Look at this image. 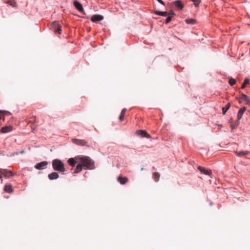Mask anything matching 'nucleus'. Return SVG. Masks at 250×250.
Instances as JSON below:
<instances>
[{"label":"nucleus","instance_id":"f257e3e1","mask_svg":"<svg viewBox=\"0 0 250 250\" xmlns=\"http://www.w3.org/2000/svg\"><path fill=\"white\" fill-rule=\"evenodd\" d=\"M77 159L84 169H93L95 168L94 162L89 157L79 156Z\"/></svg>","mask_w":250,"mask_h":250},{"label":"nucleus","instance_id":"f03ea898","mask_svg":"<svg viewBox=\"0 0 250 250\" xmlns=\"http://www.w3.org/2000/svg\"><path fill=\"white\" fill-rule=\"evenodd\" d=\"M52 167L54 170L61 172H64L65 171L64 164L62 162L58 159L52 161Z\"/></svg>","mask_w":250,"mask_h":250},{"label":"nucleus","instance_id":"7ed1b4c3","mask_svg":"<svg viewBox=\"0 0 250 250\" xmlns=\"http://www.w3.org/2000/svg\"><path fill=\"white\" fill-rule=\"evenodd\" d=\"M51 28L55 32L60 34L61 33L62 29L61 26L58 24L57 21H54L51 24Z\"/></svg>","mask_w":250,"mask_h":250},{"label":"nucleus","instance_id":"20e7f679","mask_svg":"<svg viewBox=\"0 0 250 250\" xmlns=\"http://www.w3.org/2000/svg\"><path fill=\"white\" fill-rule=\"evenodd\" d=\"M48 163L46 161H43L37 164L35 166V168L38 170H42L47 167Z\"/></svg>","mask_w":250,"mask_h":250},{"label":"nucleus","instance_id":"39448f33","mask_svg":"<svg viewBox=\"0 0 250 250\" xmlns=\"http://www.w3.org/2000/svg\"><path fill=\"white\" fill-rule=\"evenodd\" d=\"M72 142L79 146H88L87 142L84 140H80L77 139H72Z\"/></svg>","mask_w":250,"mask_h":250},{"label":"nucleus","instance_id":"423d86ee","mask_svg":"<svg viewBox=\"0 0 250 250\" xmlns=\"http://www.w3.org/2000/svg\"><path fill=\"white\" fill-rule=\"evenodd\" d=\"M0 173L1 175L7 178H9L13 175L11 171L6 169H0Z\"/></svg>","mask_w":250,"mask_h":250},{"label":"nucleus","instance_id":"0eeeda50","mask_svg":"<svg viewBox=\"0 0 250 250\" xmlns=\"http://www.w3.org/2000/svg\"><path fill=\"white\" fill-rule=\"evenodd\" d=\"M198 169L201 172L204 173L206 175H210L212 173V171L210 169H207L205 167H203L201 166L198 167Z\"/></svg>","mask_w":250,"mask_h":250},{"label":"nucleus","instance_id":"6e6552de","mask_svg":"<svg viewBox=\"0 0 250 250\" xmlns=\"http://www.w3.org/2000/svg\"><path fill=\"white\" fill-rule=\"evenodd\" d=\"M77 158L78 156L75 157V158H69L68 160V164L72 167H74L76 163H79L80 162L78 161V160L77 159Z\"/></svg>","mask_w":250,"mask_h":250},{"label":"nucleus","instance_id":"1a4fd4ad","mask_svg":"<svg viewBox=\"0 0 250 250\" xmlns=\"http://www.w3.org/2000/svg\"><path fill=\"white\" fill-rule=\"evenodd\" d=\"M74 5L76 8L80 12L83 13L84 12V9L81 3L78 2V1H75L74 2Z\"/></svg>","mask_w":250,"mask_h":250},{"label":"nucleus","instance_id":"9d476101","mask_svg":"<svg viewBox=\"0 0 250 250\" xmlns=\"http://www.w3.org/2000/svg\"><path fill=\"white\" fill-rule=\"evenodd\" d=\"M104 19V17L103 16L100 15H94L92 16L91 18V21L93 22H96L98 21H101L103 20Z\"/></svg>","mask_w":250,"mask_h":250},{"label":"nucleus","instance_id":"9b49d317","mask_svg":"<svg viewBox=\"0 0 250 250\" xmlns=\"http://www.w3.org/2000/svg\"><path fill=\"white\" fill-rule=\"evenodd\" d=\"M246 107L245 106L239 109V110L238 111V113H237V119L238 120H240L242 118L243 115L244 113V112L246 111Z\"/></svg>","mask_w":250,"mask_h":250},{"label":"nucleus","instance_id":"f8f14e48","mask_svg":"<svg viewBox=\"0 0 250 250\" xmlns=\"http://www.w3.org/2000/svg\"><path fill=\"white\" fill-rule=\"evenodd\" d=\"M48 177L50 180H56L59 177V175L57 172H53L48 174Z\"/></svg>","mask_w":250,"mask_h":250},{"label":"nucleus","instance_id":"ddd939ff","mask_svg":"<svg viewBox=\"0 0 250 250\" xmlns=\"http://www.w3.org/2000/svg\"><path fill=\"white\" fill-rule=\"evenodd\" d=\"M137 134L142 137H145L147 138H150V136L145 130H139L137 131Z\"/></svg>","mask_w":250,"mask_h":250},{"label":"nucleus","instance_id":"4468645a","mask_svg":"<svg viewBox=\"0 0 250 250\" xmlns=\"http://www.w3.org/2000/svg\"><path fill=\"white\" fill-rule=\"evenodd\" d=\"M173 4L177 8L180 10H182L184 7V5L183 4L182 1L180 0H177L174 1Z\"/></svg>","mask_w":250,"mask_h":250},{"label":"nucleus","instance_id":"2eb2a0df","mask_svg":"<svg viewBox=\"0 0 250 250\" xmlns=\"http://www.w3.org/2000/svg\"><path fill=\"white\" fill-rule=\"evenodd\" d=\"M128 181V179L127 177H123L122 176H120L118 178V181L120 182V183L122 185H124L126 183H127Z\"/></svg>","mask_w":250,"mask_h":250},{"label":"nucleus","instance_id":"dca6fc26","mask_svg":"<svg viewBox=\"0 0 250 250\" xmlns=\"http://www.w3.org/2000/svg\"><path fill=\"white\" fill-rule=\"evenodd\" d=\"M12 130V127L11 126H5L4 127H2L1 129V132L2 133H6L8 132H10Z\"/></svg>","mask_w":250,"mask_h":250},{"label":"nucleus","instance_id":"f3484780","mask_svg":"<svg viewBox=\"0 0 250 250\" xmlns=\"http://www.w3.org/2000/svg\"><path fill=\"white\" fill-rule=\"evenodd\" d=\"M4 190L8 193H11L13 191V189L12 188V186L10 184H6L4 188Z\"/></svg>","mask_w":250,"mask_h":250},{"label":"nucleus","instance_id":"a211bd4d","mask_svg":"<svg viewBox=\"0 0 250 250\" xmlns=\"http://www.w3.org/2000/svg\"><path fill=\"white\" fill-rule=\"evenodd\" d=\"M240 98L241 99H242L243 100H244L245 102H246L247 104H250V99H249V97L247 95L242 93L241 94V96Z\"/></svg>","mask_w":250,"mask_h":250},{"label":"nucleus","instance_id":"6ab92c4d","mask_svg":"<svg viewBox=\"0 0 250 250\" xmlns=\"http://www.w3.org/2000/svg\"><path fill=\"white\" fill-rule=\"evenodd\" d=\"M10 113L6 111H0V119H4V116L9 115Z\"/></svg>","mask_w":250,"mask_h":250},{"label":"nucleus","instance_id":"aec40b11","mask_svg":"<svg viewBox=\"0 0 250 250\" xmlns=\"http://www.w3.org/2000/svg\"><path fill=\"white\" fill-rule=\"evenodd\" d=\"M126 111V109L125 108H124L122 109L121 114L119 117V119L120 120V121H122L123 120Z\"/></svg>","mask_w":250,"mask_h":250},{"label":"nucleus","instance_id":"412c9836","mask_svg":"<svg viewBox=\"0 0 250 250\" xmlns=\"http://www.w3.org/2000/svg\"><path fill=\"white\" fill-rule=\"evenodd\" d=\"M83 166L81 165V163L78 164L75 169L74 173H78L81 172L83 169Z\"/></svg>","mask_w":250,"mask_h":250},{"label":"nucleus","instance_id":"4be33fe9","mask_svg":"<svg viewBox=\"0 0 250 250\" xmlns=\"http://www.w3.org/2000/svg\"><path fill=\"white\" fill-rule=\"evenodd\" d=\"M186 22L189 24H194L196 23V20L193 19H187L186 20Z\"/></svg>","mask_w":250,"mask_h":250},{"label":"nucleus","instance_id":"5701e85b","mask_svg":"<svg viewBox=\"0 0 250 250\" xmlns=\"http://www.w3.org/2000/svg\"><path fill=\"white\" fill-rule=\"evenodd\" d=\"M236 153L237 156H242L243 155H246L248 154L249 153V152L248 151H239V152L236 151Z\"/></svg>","mask_w":250,"mask_h":250},{"label":"nucleus","instance_id":"b1692460","mask_svg":"<svg viewBox=\"0 0 250 250\" xmlns=\"http://www.w3.org/2000/svg\"><path fill=\"white\" fill-rule=\"evenodd\" d=\"M230 106V103H228L227 105H226L225 107H224L222 108V111H223V114L225 115L226 113V112L229 110Z\"/></svg>","mask_w":250,"mask_h":250},{"label":"nucleus","instance_id":"393cba45","mask_svg":"<svg viewBox=\"0 0 250 250\" xmlns=\"http://www.w3.org/2000/svg\"><path fill=\"white\" fill-rule=\"evenodd\" d=\"M154 13L158 15H160L164 17H166L168 15V12H160L158 11H155Z\"/></svg>","mask_w":250,"mask_h":250},{"label":"nucleus","instance_id":"a878e982","mask_svg":"<svg viewBox=\"0 0 250 250\" xmlns=\"http://www.w3.org/2000/svg\"><path fill=\"white\" fill-rule=\"evenodd\" d=\"M160 177V175L158 172H154L153 174V179H154V180L156 182H158L159 181Z\"/></svg>","mask_w":250,"mask_h":250},{"label":"nucleus","instance_id":"bb28decb","mask_svg":"<svg viewBox=\"0 0 250 250\" xmlns=\"http://www.w3.org/2000/svg\"><path fill=\"white\" fill-rule=\"evenodd\" d=\"M5 2L9 5H11L12 7H15V0H5Z\"/></svg>","mask_w":250,"mask_h":250},{"label":"nucleus","instance_id":"cd10ccee","mask_svg":"<svg viewBox=\"0 0 250 250\" xmlns=\"http://www.w3.org/2000/svg\"><path fill=\"white\" fill-rule=\"evenodd\" d=\"M236 81L235 79H234L232 78H229V83L230 85H233L234 84H235L236 83Z\"/></svg>","mask_w":250,"mask_h":250},{"label":"nucleus","instance_id":"c85d7f7f","mask_svg":"<svg viewBox=\"0 0 250 250\" xmlns=\"http://www.w3.org/2000/svg\"><path fill=\"white\" fill-rule=\"evenodd\" d=\"M194 3V5L197 7L199 6V4L201 3V0H191Z\"/></svg>","mask_w":250,"mask_h":250},{"label":"nucleus","instance_id":"c756f323","mask_svg":"<svg viewBox=\"0 0 250 250\" xmlns=\"http://www.w3.org/2000/svg\"><path fill=\"white\" fill-rule=\"evenodd\" d=\"M171 19H172L171 16H168L166 20V22H165L167 24V23H169L171 21Z\"/></svg>","mask_w":250,"mask_h":250},{"label":"nucleus","instance_id":"7c9ffc66","mask_svg":"<svg viewBox=\"0 0 250 250\" xmlns=\"http://www.w3.org/2000/svg\"><path fill=\"white\" fill-rule=\"evenodd\" d=\"M168 15L171 16V18L175 15V13L173 11H170L169 12H168Z\"/></svg>","mask_w":250,"mask_h":250},{"label":"nucleus","instance_id":"2f4dec72","mask_svg":"<svg viewBox=\"0 0 250 250\" xmlns=\"http://www.w3.org/2000/svg\"><path fill=\"white\" fill-rule=\"evenodd\" d=\"M244 84H248L249 83V80L248 79H245L244 83Z\"/></svg>","mask_w":250,"mask_h":250},{"label":"nucleus","instance_id":"473e14b6","mask_svg":"<svg viewBox=\"0 0 250 250\" xmlns=\"http://www.w3.org/2000/svg\"><path fill=\"white\" fill-rule=\"evenodd\" d=\"M239 120H237V121H236V122L235 123V126L236 127H237V126L239 125Z\"/></svg>","mask_w":250,"mask_h":250},{"label":"nucleus","instance_id":"72a5a7b5","mask_svg":"<svg viewBox=\"0 0 250 250\" xmlns=\"http://www.w3.org/2000/svg\"><path fill=\"white\" fill-rule=\"evenodd\" d=\"M158 1L163 5H165L164 2L162 0H157Z\"/></svg>","mask_w":250,"mask_h":250},{"label":"nucleus","instance_id":"f704fd0d","mask_svg":"<svg viewBox=\"0 0 250 250\" xmlns=\"http://www.w3.org/2000/svg\"><path fill=\"white\" fill-rule=\"evenodd\" d=\"M245 86H246V84H244V83H243V84H242V86H241V88H242V89H244V88H245Z\"/></svg>","mask_w":250,"mask_h":250},{"label":"nucleus","instance_id":"c9c22d12","mask_svg":"<svg viewBox=\"0 0 250 250\" xmlns=\"http://www.w3.org/2000/svg\"><path fill=\"white\" fill-rule=\"evenodd\" d=\"M231 127L232 130H233L234 128H235L236 127L235 125H231Z\"/></svg>","mask_w":250,"mask_h":250},{"label":"nucleus","instance_id":"e433bc0d","mask_svg":"<svg viewBox=\"0 0 250 250\" xmlns=\"http://www.w3.org/2000/svg\"><path fill=\"white\" fill-rule=\"evenodd\" d=\"M24 153V150H22L21 151V154H23Z\"/></svg>","mask_w":250,"mask_h":250},{"label":"nucleus","instance_id":"4c0bfd02","mask_svg":"<svg viewBox=\"0 0 250 250\" xmlns=\"http://www.w3.org/2000/svg\"><path fill=\"white\" fill-rule=\"evenodd\" d=\"M144 170V168H142L141 170Z\"/></svg>","mask_w":250,"mask_h":250},{"label":"nucleus","instance_id":"58836bf2","mask_svg":"<svg viewBox=\"0 0 250 250\" xmlns=\"http://www.w3.org/2000/svg\"><path fill=\"white\" fill-rule=\"evenodd\" d=\"M1 125V122L0 121V125Z\"/></svg>","mask_w":250,"mask_h":250},{"label":"nucleus","instance_id":"ea45409f","mask_svg":"<svg viewBox=\"0 0 250 250\" xmlns=\"http://www.w3.org/2000/svg\"><path fill=\"white\" fill-rule=\"evenodd\" d=\"M1 174H0V178H1Z\"/></svg>","mask_w":250,"mask_h":250}]
</instances>
